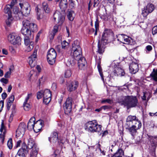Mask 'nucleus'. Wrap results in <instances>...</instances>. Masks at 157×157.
Returning a JSON list of instances; mask_svg holds the SVG:
<instances>
[{
  "mask_svg": "<svg viewBox=\"0 0 157 157\" xmlns=\"http://www.w3.org/2000/svg\"><path fill=\"white\" fill-rule=\"evenodd\" d=\"M141 123L135 116H129L127 118L125 128L132 136L135 135L137 130L141 127Z\"/></svg>",
  "mask_w": 157,
  "mask_h": 157,
  "instance_id": "1",
  "label": "nucleus"
},
{
  "mask_svg": "<svg viewBox=\"0 0 157 157\" xmlns=\"http://www.w3.org/2000/svg\"><path fill=\"white\" fill-rule=\"evenodd\" d=\"M56 2L60 1L59 6L62 11H56L53 14V18L55 21H58L59 25H61L64 21L65 16V10L67 7V0H56Z\"/></svg>",
  "mask_w": 157,
  "mask_h": 157,
  "instance_id": "2",
  "label": "nucleus"
},
{
  "mask_svg": "<svg viewBox=\"0 0 157 157\" xmlns=\"http://www.w3.org/2000/svg\"><path fill=\"white\" fill-rule=\"evenodd\" d=\"M122 105L126 107L128 109L131 108L135 107L138 104V101L136 96L132 95L125 96L120 101Z\"/></svg>",
  "mask_w": 157,
  "mask_h": 157,
  "instance_id": "3",
  "label": "nucleus"
},
{
  "mask_svg": "<svg viewBox=\"0 0 157 157\" xmlns=\"http://www.w3.org/2000/svg\"><path fill=\"white\" fill-rule=\"evenodd\" d=\"M85 128L88 132H100L101 126L93 121H89L85 124Z\"/></svg>",
  "mask_w": 157,
  "mask_h": 157,
  "instance_id": "4",
  "label": "nucleus"
},
{
  "mask_svg": "<svg viewBox=\"0 0 157 157\" xmlns=\"http://www.w3.org/2000/svg\"><path fill=\"white\" fill-rule=\"evenodd\" d=\"M27 147L29 149H32L30 154V157H36L38 154V148L34 140L30 137L28 139Z\"/></svg>",
  "mask_w": 157,
  "mask_h": 157,
  "instance_id": "5",
  "label": "nucleus"
},
{
  "mask_svg": "<svg viewBox=\"0 0 157 157\" xmlns=\"http://www.w3.org/2000/svg\"><path fill=\"white\" fill-rule=\"evenodd\" d=\"M72 51L74 57H77L82 56V50L80 46V42L77 40H75L72 44Z\"/></svg>",
  "mask_w": 157,
  "mask_h": 157,
  "instance_id": "6",
  "label": "nucleus"
},
{
  "mask_svg": "<svg viewBox=\"0 0 157 157\" xmlns=\"http://www.w3.org/2000/svg\"><path fill=\"white\" fill-rule=\"evenodd\" d=\"M108 35L107 32L104 33L102 36L101 42L99 41L98 43V52L100 54L104 52L103 45L107 42V37Z\"/></svg>",
  "mask_w": 157,
  "mask_h": 157,
  "instance_id": "7",
  "label": "nucleus"
},
{
  "mask_svg": "<svg viewBox=\"0 0 157 157\" xmlns=\"http://www.w3.org/2000/svg\"><path fill=\"white\" fill-rule=\"evenodd\" d=\"M29 24V21L27 20H24L22 22L23 26L21 29V33L25 36H33V34L31 32L28 26Z\"/></svg>",
  "mask_w": 157,
  "mask_h": 157,
  "instance_id": "8",
  "label": "nucleus"
},
{
  "mask_svg": "<svg viewBox=\"0 0 157 157\" xmlns=\"http://www.w3.org/2000/svg\"><path fill=\"white\" fill-rule=\"evenodd\" d=\"M56 56V53L54 49L51 48L48 52L47 60L51 65L53 64L55 62Z\"/></svg>",
  "mask_w": 157,
  "mask_h": 157,
  "instance_id": "9",
  "label": "nucleus"
},
{
  "mask_svg": "<svg viewBox=\"0 0 157 157\" xmlns=\"http://www.w3.org/2000/svg\"><path fill=\"white\" fill-rule=\"evenodd\" d=\"M72 102L71 98L69 97L67 98L65 103L63 105V108L66 114L68 115L71 112Z\"/></svg>",
  "mask_w": 157,
  "mask_h": 157,
  "instance_id": "10",
  "label": "nucleus"
},
{
  "mask_svg": "<svg viewBox=\"0 0 157 157\" xmlns=\"http://www.w3.org/2000/svg\"><path fill=\"white\" fill-rule=\"evenodd\" d=\"M19 5L21 9V14L25 17L28 16L31 10L30 6L28 3L25 4V6L20 3Z\"/></svg>",
  "mask_w": 157,
  "mask_h": 157,
  "instance_id": "11",
  "label": "nucleus"
},
{
  "mask_svg": "<svg viewBox=\"0 0 157 157\" xmlns=\"http://www.w3.org/2000/svg\"><path fill=\"white\" fill-rule=\"evenodd\" d=\"M155 6L154 5L151 3H148L144 8L142 10V14L144 17H146L149 13H151L154 10Z\"/></svg>",
  "mask_w": 157,
  "mask_h": 157,
  "instance_id": "12",
  "label": "nucleus"
},
{
  "mask_svg": "<svg viewBox=\"0 0 157 157\" xmlns=\"http://www.w3.org/2000/svg\"><path fill=\"white\" fill-rule=\"evenodd\" d=\"M26 128V125L25 124L21 123L16 131V136L17 137H22L25 133Z\"/></svg>",
  "mask_w": 157,
  "mask_h": 157,
  "instance_id": "13",
  "label": "nucleus"
},
{
  "mask_svg": "<svg viewBox=\"0 0 157 157\" xmlns=\"http://www.w3.org/2000/svg\"><path fill=\"white\" fill-rule=\"evenodd\" d=\"M37 50H35L32 55L29 58L28 61L29 65L31 67H34L36 64Z\"/></svg>",
  "mask_w": 157,
  "mask_h": 157,
  "instance_id": "14",
  "label": "nucleus"
},
{
  "mask_svg": "<svg viewBox=\"0 0 157 157\" xmlns=\"http://www.w3.org/2000/svg\"><path fill=\"white\" fill-rule=\"evenodd\" d=\"M51 92L48 89H46L43 92V102L47 104L50 101L51 99Z\"/></svg>",
  "mask_w": 157,
  "mask_h": 157,
  "instance_id": "15",
  "label": "nucleus"
},
{
  "mask_svg": "<svg viewBox=\"0 0 157 157\" xmlns=\"http://www.w3.org/2000/svg\"><path fill=\"white\" fill-rule=\"evenodd\" d=\"M75 58V60L78 61V66L79 68L80 69H82L86 63L85 59L83 57H82V56H77V57Z\"/></svg>",
  "mask_w": 157,
  "mask_h": 157,
  "instance_id": "16",
  "label": "nucleus"
},
{
  "mask_svg": "<svg viewBox=\"0 0 157 157\" xmlns=\"http://www.w3.org/2000/svg\"><path fill=\"white\" fill-rule=\"evenodd\" d=\"M129 70L131 73L135 74L138 71V65L136 63L132 62L129 65Z\"/></svg>",
  "mask_w": 157,
  "mask_h": 157,
  "instance_id": "17",
  "label": "nucleus"
},
{
  "mask_svg": "<svg viewBox=\"0 0 157 157\" xmlns=\"http://www.w3.org/2000/svg\"><path fill=\"white\" fill-rule=\"evenodd\" d=\"M43 121L42 120L37 121L35 123V125L34 128V131L37 133L39 132L43 125Z\"/></svg>",
  "mask_w": 157,
  "mask_h": 157,
  "instance_id": "18",
  "label": "nucleus"
},
{
  "mask_svg": "<svg viewBox=\"0 0 157 157\" xmlns=\"http://www.w3.org/2000/svg\"><path fill=\"white\" fill-rule=\"evenodd\" d=\"M113 73L115 76H123L125 74L124 70L119 67L115 68L113 71Z\"/></svg>",
  "mask_w": 157,
  "mask_h": 157,
  "instance_id": "19",
  "label": "nucleus"
},
{
  "mask_svg": "<svg viewBox=\"0 0 157 157\" xmlns=\"http://www.w3.org/2000/svg\"><path fill=\"white\" fill-rule=\"evenodd\" d=\"M78 82L77 81H74L70 83L68 86L67 89L68 90L71 92L75 90L78 87Z\"/></svg>",
  "mask_w": 157,
  "mask_h": 157,
  "instance_id": "20",
  "label": "nucleus"
},
{
  "mask_svg": "<svg viewBox=\"0 0 157 157\" xmlns=\"http://www.w3.org/2000/svg\"><path fill=\"white\" fill-rule=\"evenodd\" d=\"M58 139V135L57 132H54L51 135V136L49 137L48 140L50 142L52 143H56Z\"/></svg>",
  "mask_w": 157,
  "mask_h": 157,
  "instance_id": "21",
  "label": "nucleus"
},
{
  "mask_svg": "<svg viewBox=\"0 0 157 157\" xmlns=\"http://www.w3.org/2000/svg\"><path fill=\"white\" fill-rule=\"evenodd\" d=\"M35 119L34 117H32L29 120L28 123V128L31 130L32 129H34L35 125Z\"/></svg>",
  "mask_w": 157,
  "mask_h": 157,
  "instance_id": "22",
  "label": "nucleus"
},
{
  "mask_svg": "<svg viewBox=\"0 0 157 157\" xmlns=\"http://www.w3.org/2000/svg\"><path fill=\"white\" fill-rule=\"evenodd\" d=\"M28 26L29 30L31 31L32 33H33L36 32L37 31V25L36 24L33 23H30L29 22V24Z\"/></svg>",
  "mask_w": 157,
  "mask_h": 157,
  "instance_id": "23",
  "label": "nucleus"
},
{
  "mask_svg": "<svg viewBox=\"0 0 157 157\" xmlns=\"http://www.w3.org/2000/svg\"><path fill=\"white\" fill-rule=\"evenodd\" d=\"M67 15L68 19L71 21H72L75 17V13L74 11L69 9L67 12Z\"/></svg>",
  "mask_w": 157,
  "mask_h": 157,
  "instance_id": "24",
  "label": "nucleus"
},
{
  "mask_svg": "<svg viewBox=\"0 0 157 157\" xmlns=\"http://www.w3.org/2000/svg\"><path fill=\"white\" fill-rule=\"evenodd\" d=\"M35 10L37 13V19L39 20L42 18L43 16L42 13L43 10L39 9L38 6L36 7Z\"/></svg>",
  "mask_w": 157,
  "mask_h": 157,
  "instance_id": "25",
  "label": "nucleus"
},
{
  "mask_svg": "<svg viewBox=\"0 0 157 157\" xmlns=\"http://www.w3.org/2000/svg\"><path fill=\"white\" fill-rule=\"evenodd\" d=\"M33 38V36H25L24 40V43L26 46H28L30 44L32 41H30L31 40H32Z\"/></svg>",
  "mask_w": 157,
  "mask_h": 157,
  "instance_id": "26",
  "label": "nucleus"
},
{
  "mask_svg": "<svg viewBox=\"0 0 157 157\" xmlns=\"http://www.w3.org/2000/svg\"><path fill=\"white\" fill-rule=\"evenodd\" d=\"M17 35L16 34L14 33H12L10 34L8 37V41L11 43H14V41L13 40L14 38H15L16 36Z\"/></svg>",
  "mask_w": 157,
  "mask_h": 157,
  "instance_id": "27",
  "label": "nucleus"
},
{
  "mask_svg": "<svg viewBox=\"0 0 157 157\" xmlns=\"http://www.w3.org/2000/svg\"><path fill=\"white\" fill-rule=\"evenodd\" d=\"M123 152L121 149H119L116 153L112 156V157H122Z\"/></svg>",
  "mask_w": 157,
  "mask_h": 157,
  "instance_id": "28",
  "label": "nucleus"
},
{
  "mask_svg": "<svg viewBox=\"0 0 157 157\" xmlns=\"http://www.w3.org/2000/svg\"><path fill=\"white\" fill-rule=\"evenodd\" d=\"M11 6H6L4 8V13L8 14V16H12L11 11L10 9Z\"/></svg>",
  "mask_w": 157,
  "mask_h": 157,
  "instance_id": "29",
  "label": "nucleus"
},
{
  "mask_svg": "<svg viewBox=\"0 0 157 157\" xmlns=\"http://www.w3.org/2000/svg\"><path fill=\"white\" fill-rule=\"evenodd\" d=\"M151 76L155 81L157 82V69L156 70L155 69H153Z\"/></svg>",
  "mask_w": 157,
  "mask_h": 157,
  "instance_id": "30",
  "label": "nucleus"
},
{
  "mask_svg": "<svg viewBox=\"0 0 157 157\" xmlns=\"http://www.w3.org/2000/svg\"><path fill=\"white\" fill-rule=\"evenodd\" d=\"M156 137H152L150 138V142L152 146H156L157 144Z\"/></svg>",
  "mask_w": 157,
  "mask_h": 157,
  "instance_id": "31",
  "label": "nucleus"
},
{
  "mask_svg": "<svg viewBox=\"0 0 157 157\" xmlns=\"http://www.w3.org/2000/svg\"><path fill=\"white\" fill-rule=\"evenodd\" d=\"M14 41V43H11L13 45L17 44L19 45L21 44V40L20 39V37L17 36V35L16 36L15 38L13 40Z\"/></svg>",
  "mask_w": 157,
  "mask_h": 157,
  "instance_id": "32",
  "label": "nucleus"
},
{
  "mask_svg": "<svg viewBox=\"0 0 157 157\" xmlns=\"http://www.w3.org/2000/svg\"><path fill=\"white\" fill-rule=\"evenodd\" d=\"M66 65L67 66L70 65H73L75 63V61L73 58L72 57L71 59H68L66 62Z\"/></svg>",
  "mask_w": 157,
  "mask_h": 157,
  "instance_id": "33",
  "label": "nucleus"
},
{
  "mask_svg": "<svg viewBox=\"0 0 157 157\" xmlns=\"http://www.w3.org/2000/svg\"><path fill=\"white\" fill-rule=\"evenodd\" d=\"M43 7L45 13H48L49 12V9L48 8L47 3L46 2H44L42 3Z\"/></svg>",
  "mask_w": 157,
  "mask_h": 157,
  "instance_id": "34",
  "label": "nucleus"
},
{
  "mask_svg": "<svg viewBox=\"0 0 157 157\" xmlns=\"http://www.w3.org/2000/svg\"><path fill=\"white\" fill-rule=\"evenodd\" d=\"M58 27L57 25L54 26L52 31L51 33V35L52 38H53L56 33L58 32Z\"/></svg>",
  "mask_w": 157,
  "mask_h": 157,
  "instance_id": "35",
  "label": "nucleus"
},
{
  "mask_svg": "<svg viewBox=\"0 0 157 157\" xmlns=\"http://www.w3.org/2000/svg\"><path fill=\"white\" fill-rule=\"evenodd\" d=\"M125 36V35L123 34H119L117 36V40L123 43L124 41V37Z\"/></svg>",
  "mask_w": 157,
  "mask_h": 157,
  "instance_id": "36",
  "label": "nucleus"
},
{
  "mask_svg": "<svg viewBox=\"0 0 157 157\" xmlns=\"http://www.w3.org/2000/svg\"><path fill=\"white\" fill-rule=\"evenodd\" d=\"M60 151L59 150H56L54 151V154L51 155V157H60Z\"/></svg>",
  "mask_w": 157,
  "mask_h": 157,
  "instance_id": "37",
  "label": "nucleus"
},
{
  "mask_svg": "<svg viewBox=\"0 0 157 157\" xmlns=\"http://www.w3.org/2000/svg\"><path fill=\"white\" fill-rule=\"evenodd\" d=\"M62 48L64 49H67L68 47V43L65 40L63 41L62 43Z\"/></svg>",
  "mask_w": 157,
  "mask_h": 157,
  "instance_id": "38",
  "label": "nucleus"
},
{
  "mask_svg": "<svg viewBox=\"0 0 157 157\" xmlns=\"http://www.w3.org/2000/svg\"><path fill=\"white\" fill-rule=\"evenodd\" d=\"M24 109L26 111H29L31 108V105L29 103H23Z\"/></svg>",
  "mask_w": 157,
  "mask_h": 157,
  "instance_id": "39",
  "label": "nucleus"
},
{
  "mask_svg": "<svg viewBox=\"0 0 157 157\" xmlns=\"http://www.w3.org/2000/svg\"><path fill=\"white\" fill-rule=\"evenodd\" d=\"M97 67L100 75L101 77V79L103 80V81H104V79L103 78V76L102 73V69L101 68V66L99 64H98L97 66Z\"/></svg>",
  "mask_w": 157,
  "mask_h": 157,
  "instance_id": "40",
  "label": "nucleus"
},
{
  "mask_svg": "<svg viewBox=\"0 0 157 157\" xmlns=\"http://www.w3.org/2000/svg\"><path fill=\"white\" fill-rule=\"evenodd\" d=\"M97 67L100 75L101 77V79L103 80V81H104V79L103 78V76L102 73V69L101 68V66L99 64H98L97 66Z\"/></svg>",
  "mask_w": 157,
  "mask_h": 157,
  "instance_id": "41",
  "label": "nucleus"
},
{
  "mask_svg": "<svg viewBox=\"0 0 157 157\" xmlns=\"http://www.w3.org/2000/svg\"><path fill=\"white\" fill-rule=\"evenodd\" d=\"M95 32L94 35H95L97 34L98 30L99 27V21L97 19H96V21L95 22Z\"/></svg>",
  "mask_w": 157,
  "mask_h": 157,
  "instance_id": "42",
  "label": "nucleus"
},
{
  "mask_svg": "<svg viewBox=\"0 0 157 157\" xmlns=\"http://www.w3.org/2000/svg\"><path fill=\"white\" fill-rule=\"evenodd\" d=\"M33 43L31 42L29 45L26 48V51L27 52H30L33 48Z\"/></svg>",
  "mask_w": 157,
  "mask_h": 157,
  "instance_id": "43",
  "label": "nucleus"
},
{
  "mask_svg": "<svg viewBox=\"0 0 157 157\" xmlns=\"http://www.w3.org/2000/svg\"><path fill=\"white\" fill-rule=\"evenodd\" d=\"M7 146L10 149H12L13 147L12 140V139H10L7 142Z\"/></svg>",
  "mask_w": 157,
  "mask_h": 157,
  "instance_id": "44",
  "label": "nucleus"
},
{
  "mask_svg": "<svg viewBox=\"0 0 157 157\" xmlns=\"http://www.w3.org/2000/svg\"><path fill=\"white\" fill-rule=\"evenodd\" d=\"M71 75V70H68L66 71L65 72V77L66 78H69L70 77Z\"/></svg>",
  "mask_w": 157,
  "mask_h": 157,
  "instance_id": "45",
  "label": "nucleus"
},
{
  "mask_svg": "<svg viewBox=\"0 0 157 157\" xmlns=\"http://www.w3.org/2000/svg\"><path fill=\"white\" fill-rule=\"evenodd\" d=\"M13 20L12 16H8L7 19L6 21V23L7 25H10Z\"/></svg>",
  "mask_w": 157,
  "mask_h": 157,
  "instance_id": "46",
  "label": "nucleus"
},
{
  "mask_svg": "<svg viewBox=\"0 0 157 157\" xmlns=\"http://www.w3.org/2000/svg\"><path fill=\"white\" fill-rule=\"evenodd\" d=\"M0 131L2 133H3V132H5V133H6V132L5 128V126L4 125V121L3 120H2Z\"/></svg>",
  "mask_w": 157,
  "mask_h": 157,
  "instance_id": "47",
  "label": "nucleus"
},
{
  "mask_svg": "<svg viewBox=\"0 0 157 157\" xmlns=\"http://www.w3.org/2000/svg\"><path fill=\"white\" fill-rule=\"evenodd\" d=\"M124 44H128L130 43V38L128 36L125 35V36L124 37Z\"/></svg>",
  "mask_w": 157,
  "mask_h": 157,
  "instance_id": "48",
  "label": "nucleus"
},
{
  "mask_svg": "<svg viewBox=\"0 0 157 157\" xmlns=\"http://www.w3.org/2000/svg\"><path fill=\"white\" fill-rule=\"evenodd\" d=\"M5 134V132H3V133L0 134V138L2 143L4 142Z\"/></svg>",
  "mask_w": 157,
  "mask_h": 157,
  "instance_id": "49",
  "label": "nucleus"
},
{
  "mask_svg": "<svg viewBox=\"0 0 157 157\" xmlns=\"http://www.w3.org/2000/svg\"><path fill=\"white\" fill-rule=\"evenodd\" d=\"M101 102L102 103L106 102L109 104H111L113 102L112 100L110 99H106L103 100L101 101Z\"/></svg>",
  "mask_w": 157,
  "mask_h": 157,
  "instance_id": "50",
  "label": "nucleus"
},
{
  "mask_svg": "<svg viewBox=\"0 0 157 157\" xmlns=\"http://www.w3.org/2000/svg\"><path fill=\"white\" fill-rule=\"evenodd\" d=\"M43 95V92L42 91H40V92H38L37 93V98L38 99H40L41 98Z\"/></svg>",
  "mask_w": 157,
  "mask_h": 157,
  "instance_id": "51",
  "label": "nucleus"
},
{
  "mask_svg": "<svg viewBox=\"0 0 157 157\" xmlns=\"http://www.w3.org/2000/svg\"><path fill=\"white\" fill-rule=\"evenodd\" d=\"M152 33L153 35H154L157 33V25L155 26L153 28Z\"/></svg>",
  "mask_w": 157,
  "mask_h": 157,
  "instance_id": "52",
  "label": "nucleus"
},
{
  "mask_svg": "<svg viewBox=\"0 0 157 157\" xmlns=\"http://www.w3.org/2000/svg\"><path fill=\"white\" fill-rule=\"evenodd\" d=\"M96 150L98 152H100V155H105V152L104 151H102L100 147L98 148Z\"/></svg>",
  "mask_w": 157,
  "mask_h": 157,
  "instance_id": "53",
  "label": "nucleus"
},
{
  "mask_svg": "<svg viewBox=\"0 0 157 157\" xmlns=\"http://www.w3.org/2000/svg\"><path fill=\"white\" fill-rule=\"evenodd\" d=\"M4 101L1 100L0 101V112H1L4 107Z\"/></svg>",
  "mask_w": 157,
  "mask_h": 157,
  "instance_id": "54",
  "label": "nucleus"
},
{
  "mask_svg": "<svg viewBox=\"0 0 157 157\" xmlns=\"http://www.w3.org/2000/svg\"><path fill=\"white\" fill-rule=\"evenodd\" d=\"M45 77L43 76H42L39 79V82L40 83H43L44 82L45 80Z\"/></svg>",
  "mask_w": 157,
  "mask_h": 157,
  "instance_id": "55",
  "label": "nucleus"
},
{
  "mask_svg": "<svg viewBox=\"0 0 157 157\" xmlns=\"http://www.w3.org/2000/svg\"><path fill=\"white\" fill-rule=\"evenodd\" d=\"M9 49L10 52L12 54H14L15 53V50L13 46H10Z\"/></svg>",
  "mask_w": 157,
  "mask_h": 157,
  "instance_id": "56",
  "label": "nucleus"
},
{
  "mask_svg": "<svg viewBox=\"0 0 157 157\" xmlns=\"http://www.w3.org/2000/svg\"><path fill=\"white\" fill-rule=\"evenodd\" d=\"M14 99V96L13 95H12L9 97L8 101L13 103Z\"/></svg>",
  "mask_w": 157,
  "mask_h": 157,
  "instance_id": "57",
  "label": "nucleus"
},
{
  "mask_svg": "<svg viewBox=\"0 0 157 157\" xmlns=\"http://www.w3.org/2000/svg\"><path fill=\"white\" fill-rule=\"evenodd\" d=\"M31 95H32L31 94H28L27 97H26L24 103H28V101Z\"/></svg>",
  "mask_w": 157,
  "mask_h": 157,
  "instance_id": "58",
  "label": "nucleus"
},
{
  "mask_svg": "<svg viewBox=\"0 0 157 157\" xmlns=\"http://www.w3.org/2000/svg\"><path fill=\"white\" fill-rule=\"evenodd\" d=\"M23 149H19L17 153V155H18L19 157H20V155H22L23 154Z\"/></svg>",
  "mask_w": 157,
  "mask_h": 157,
  "instance_id": "59",
  "label": "nucleus"
},
{
  "mask_svg": "<svg viewBox=\"0 0 157 157\" xmlns=\"http://www.w3.org/2000/svg\"><path fill=\"white\" fill-rule=\"evenodd\" d=\"M0 81L2 82H3L6 84H7L8 82V80L5 78H2L0 79Z\"/></svg>",
  "mask_w": 157,
  "mask_h": 157,
  "instance_id": "60",
  "label": "nucleus"
},
{
  "mask_svg": "<svg viewBox=\"0 0 157 157\" xmlns=\"http://www.w3.org/2000/svg\"><path fill=\"white\" fill-rule=\"evenodd\" d=\"M12 102H10V101H8L7 104V109L8 110H9L10 109V107L12 105Z\"/></svg>",
  "mask_w": 157,
  "mask_h": 157,
  "instance_id": "61",
  "label": "nucleus"
},
{
  "mask_svg": "<svg viewBox=\"0 0 157 157\" xmlns=\"http://www.w3.org/2000/svg\"><path fill=\"white\" fill-rule=\"evenodd\" d=\"M11 74V71H10L7 72L5 75V77L6 78L10 77Z\"/></svg>",
  "mask_w": 157,
  "mask_h": 157,
  "instance_id": "62",
  "label": "nucleus"
},
{
  "mask_svg": "<svg viewBox=\"0 0 157 157\" xmlns=\"http://www.w3.org/2000/svg\"><path fill=\"white\" fill-rule=\"evenodd\" d=\"M52 89L54 90H55L57 88L56 84L55 83H53L52 86Z\"/></svg>",
  "mask_w": 157,
  "mask_h": 157,
  "instance_id": "63",
  "label": "nucleus"
},
{
  "mask_svg": "<svg viewBox=\"0 0 157 157\" xmlns=\"http://www.w3.org/2000/svg\"><path fill=\"white\" fill-rule=\"evenodd\" d=\"M147 50L148 51H151L152 49V48L151 46L148 45L147 46L146 48Z\"/></svg>",
  "mask_w": 157,
  "mask_h": 157,
  "instance_id": "64",
  "label": "nucleus"
}]
</instances>
